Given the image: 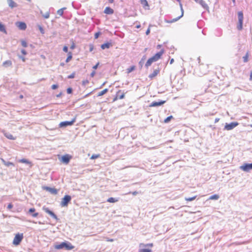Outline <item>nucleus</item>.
<instances>
[{"label": "nucleus", "mask_w": 252, "mask_h": 252, "mask_svg": "<svg viewBox=\"0 0 252 252\" xmlns=\"http://www.w3.org/2000/svg\"><path fill=\"white\" fill-rule=\"evenodd\" d=\"M164 53V50L162 49L159 52L156 53L154 56L150 58L145 63L146 67L150 66L153 62H155L160 59Z\"/></svg>", "instance_id": "obj_1"}, {"label": "nucleus", "mask_w": 252, "mask_h": 252, "mask_svg": "<svg viewBox=\"0 0 252 252\" xmlns=\"http://www.w3.org/2000/svg\"><path fill=\"white\" fill-rule=\"evenodd\" d=\"M238 24L237 25V29L238 30L241 31L243 29V13L242 11H239L238 13Z\"/></svg>", "instance_id": "obj_2"}, {"label": "nucleus", "mask_w": 252, "mask_h": 252, "mask_svg": "<svg viewBox=\"0 0 252 252\" xmlns=\"http://www.w3.org/2000/svg\"><path fill=\"white\" fill-rule=\"evenodd\" d=\"M23 238V233L16 234L14 238V239L13 241V244L16 246L19 245L20 242L22 241Z\"/></svg>", "instance_id": "obj_3"}, {"label": "nucleus", "mask_w": 252, "mask_h": 252, "mask_svg": "<svg viewBox=\"0 0 252 252\" xmlns=\"http://www.w3.org/2000/svg\"><path fill=\"white\" fill-rule=\"evenodd\" d=\"M71 197L70 195H65L62 199L61 202V206L62 207H66L68 203L71 201Z\"/></svg>", "instance_id": "obj_4"}, {"label": "nucleus", "mask_w": 252, "mask_h": 252, "mask_svg": "<svg viewBox=\"0 0 252 252\" xmlns=\"http://www.w3.org/2000/svg\"><path fill=\"white\" fill-rule=\"evenodd\" d=\"M239 125L238 122H232L230 124L226 123L224 126V129L230 130L233 129Z\"/></svg>", "instance_id": "obj_5"}, {"label": "nucleus", "mask_w": 252, "mask_h": 252, "mask_svg": "<svg viewBox=\"0 0 252 252\" xmlns=\"http://www.w3.org/2000/svg\"><path fill=\"white\" fill-rule=\"evenodd\" d=\"M72 158V156L68 154L63 156L61 158V161L66 164H68L70 160Z\"/></svg>", "instance_id": "obj_6"}, {"label": "nucleus", "mask_w": 252, "mask_h": 252, "mask_svg": "<svg viewBox=\"0 0 252 252\" xmlns=\"http://www.w3.org/2000/svg\"><path fill=\"white\" fill-rule=\"evenodd\" d=\"M180 6L181 10V14L178 17H177L176 18H174L170 21H166V23H172L173 22H175L177 21L179 19H180L182 17H183V16L184 15V10L183 8L182 4L181 3H180Z\"/></svg>", "instance_id": "obj_7"}, {"label": "nucleus", "mask_w": 252, "mask_h": 252, "mask_svg": "<svg viewBox=\"0 0 252 252\" xmlns=\"http://www.w3.org/2000/svg\"><path fill=\"white\" fill-rule=\"evenodd\" d=\"M240 168L246 172L252 170V163H245L240 167Z\"/></svg>", "instance_id": "obj_8"}, {"label": "nucleus", "mask_w": 252, "mask_h": 252, "mask_svg": "<svg viewBox=\"0 0 252 252\" xmlns=\"http://www.w3.org/2000/svg\"><path fill=\"white\" fill-rule=\"evenodd\" d=\"M76 121V118H74L71 121L62 122L60 124V126H66L72 125Z\"/></svg>", "instance_id": "obj_9"}, {"label": "nucleus", "mask_w": 252, "mask_h": 252, "mask_svg": "<svg viewBox=\"0 0 252 252\" xmlns=\"http://www.w3.org/2000/svg\"><path fill=\"white\" fill-rule=\"evenodd\" d=\"M43 210L49 215H50L55 220H58L57 216L51 211H50L48 208L43 207Z\"/></svg>", "instance_id": "obj_10"}, {"label": "nucleus", "mask_w": 252, "mask_h": 252, "mask_svg": "<svg viewBox=\"0 0 252 252\" xmlns=\"http://www.w3.org/2000/svg\"><path fill=\"white\" fill-rule=\"evenodd\" d=\"M64 248L66 250H71L74 248V246H73L70 243L68 242H64Z\"/></svg>", "instance_id": "obj_11"}, {"label": "nucleus", "mask_w": 252, "mask_h": 252, "mask_svg": "<svg viewBox=\"0 0 252 252\" xmlns=\"http://www.w3.org/2000/svg\"><path fill=\"white\" fill-rule=\"evenodd\" d=\"M44 189L53 194H57L58 193V190L55 188L46 187L44 188Z\"/></svg>", "instance_id": "obj_12"}, {"label": "nucleus", "mask_w": 252, "mask_h": 252, "mask_svg": "<svg viewBox=\"0 0 252 252\" xmlns=\"http://www.w3.org/2000/svg\"><path fill=\"white\" fill-rule=\"evenodd\" d=\"M165 100L160 101L159 102H153L150 105V107H155L161 105L165 103Z\"/></svg>", "instance_id": "obj_13"}, {"label": "nucleus", "mask_w": 252, "mask_h": 252, "mask_svg": "<svg viewBox=\"0 0 252 252\" xmlns=\"http://www.w3.org/2000/svg\"><path fill=\"white\" fill-rule=\"evenodd\" d=\"M16 25L19 29L22 30H25L27 28L26 24L24 22H18Z\"/></svg>", "instance_id": "obj_14"}, {"label": "nucleus", "mask_w": 252, "mask_h": 252, "mask_svg": "<svg viewBox=\"0 0 252 252\" xmlns=\"http://www.w3.org/2000/svg\"><path fill=\"white\" fill-rule=\"evenodd\" d=\"M104 12L106 14H112L114 13V10L110 7H106Z\"/></svg>", "instance_id": "obj_15"}, {"label": "nucleus", "mask_w": 252, "mask_h": 252, "mask_svg": "<svg viewBox=\"0 0 252 252\" xmlns=\"http://www.w3.org/2000/svg\"><path fill=\"white\" fill-rule=\"evenodd\" d=\"M116 94L117 96L119 98V99H123L125 96V93L123 92L121 90H119Z\"/></svg>", "instance_id": "obj_16"}, {"label": "nucleus", "mask_w": 252, "mask_h": 252, "mask_svg": "<svg viewBox=\"0 0 252 252\" xmlns=\"http://www.w3.org/2000/svg\"><path fill=\"white\" fill-rule=\"evenodd\" d=\"M112 46V44H111V43L106 42V43H105L101 45V48L103 50L106 49V48L108 49Z\"/></svg>", "instance_id": "obj_17"}, {"label": "nucleus", "mask_w": 252, "mask_h": 252, "mask_svg": "<svg viewBox=\"0 0 252 252\" xmlns=\"http://www.w3.org/2000/svg\"><path fill=\"white\" fill-rule=\"evenodd\" d=\"M159 72V70L158 69H155L154 70L153 72L149 75V77L151 79H153L155 77H156Z\"/></svg>", "instance_id": "obj_18"}, {"label": "nucleus", "mask_w": 252, "mask_h": 252, "mask_svg": "<svg viewBox=\"0 0 252 252\" xmlns=\"http://www.w3.org/2000/svg\"><path fill=\"white\" fill-rule=\"evenodd\" d=\"M8 3L11 8H13L17 6V3L14 2L13 0H8Z\"/></svg>", "instance_id": "obj_19"}, {"label": "nucleus", "mask_w": 252, "mask_h": 252, "mask_svg": "<svg viewBox=\"0 0 252 252\" xmlns=\"http://www.w3.org/2000/svg\"><path fill=\"white\" fill-rule=\"evenodd\" d=\"M4 135L6 138L10 140H15L16 139V137L9 133H4Z\"/></svg>", "instance_id": "obj_20"}, {"label": "nucleus", "mask_w": 252, "mask_h": 252, "mask_svg": "<svg viewBox=\"0 0 252 252\" xmlns=\"http://www.w3.org/2000/svg\"><path fill=\"white\" fill-rule=\"evenodd\" d=\"M64 242L61 243L59 245H57L55 246V248L57 250L62 249L64 248Z\"/></svg>", "instance_id": "obj_21"}, {"label": "nucleus", "mask_w": 252, "mask_h": 252, "mask_svg": "<svg viewBox=\"0 0 252 252\" xmlns=\"http://www.w3.org/2000/svg\"><path fill=\"white\" fill-rule=\"evenodd\" d=\"M108 91V89H105L101 91V92H99L97 94V96H100L104 94H105L106 93H107Z\"/></svg>", "instance_id": "obj_22"}, {"label": "nucleus", "mask_w": 252, "mask_h": 252, "mask_svg": "<svg viewBox=\"0 0 252 252\" xmlns=\"http://www.w3.org/2000/svg\"><path fill=\"white\" fill-rule=\"evenodd\" d=\"M19 162H21V163H26V164H30L31 165H32L31 162L29 161L28 160L25 159V158H23V159H20L19 160Z\"/></svg>", "instance_id": "obj_23"}, {"label": "nucleus", "mask_w": 252, "mask_h": 252, "mask_svg": "<svg viewBox=\"0 0 252 252\" xmlns=\"http://www.w3.org/2000/svg\"><path fill=\"white\" fill-rule=\"evenodd\" d=\"M12 65V62L11 61H6L3 63V65L5 67L10 66Z\"/></svg>", "instance_id": "obj_24"}, {"label": "nucleus", "mask_w": 252, "mask_h": 252, "mask_svg": "<svg viewBox=\"0 0 252 252\" xmlns=\"http://www.w3.org/2000/svg\"><path fill=\"white\" fill-rule=\"evenodd\" d=\"M140 3L144 7L149 6V4L147 0H140Z\"/></svg>", "instance_id": "obj_25"}, {"label": "nucleus", "mask_w": 252, "mask_h": 252, "mask_svg": "<svg viewBox=\"0 0 252 252\" xmlns=\"http://www.w3.org/2000/svg\"><path fill=\"white\" fill-rule=\"evenodd\" d=\"M249 53L248 51L246 53L245 56L243 57V61H244V63H247V62H248V61H249Z\"/></svg>", "instance_id": "obj_26"}, {"label": "nucleus", "mask_w": 252, "mask_h": 252, "mask_svg": "<svg viewBox=\"0 0 252 252\" xmlns=\"http://www.w3.org/2000/svg\"><path fill=\"white\" fill-rule=\"evenodd\" d=\"M107 201L109 203H115L117 202L118 200L113 197H110L107 199Z\"/></svg>", "instance_id": "obj_27"}, {"label": "nucleus", "mask_w": 252, "mask_h": 252, "mask_svg": "<svg viewBox=\"0 0 252 252\" xmlns=\"http://www.w3.org/2000/svg\"><path fill=\"white\" fill-rule=\"evenodd\" d=\"M135 69V66L132 65L126 69L127 73H129Z\"/></svg>", "instance_id": "obj_28"}, {"label": "nucleus", "mask_w": 252, "mask_h": 252, "mask_svg": "<svg viewBox=\"0 0 252 252\" xmlns=\"http://www.w3.org/2000/svg\"><path fill=\"white\" fill-rule=\"evenodd\" d=\"M220 196L218 194H214L209 197L210 200H218Z\"/></svg>", "instance_id": "obj_29"}, {"label": "nucleus", "mask_w": 252, "mask_h": 252, "mask_svg": "<svg viewBox=\"0 0 252 252\" xmlns=\"http://www.w3.org/2000/svg\"><path fill=\"white\" fill-rule=\"evenodd\" d=\"M0 31L3 32L4 33H6V31L5 29L4 26L1 23H0Z\"/></svg>", "instance_id": "obj_30"}, {"label": "nucleus", "mask_w": 252, "mask_h": 252, "mask_svg": "<svg viewBox=\"0 0 252 252\" xmlns=\"http://www.w3.org/2000/svg\"><path fill=\"white\" fill-rule=\"evenodd\" d=\"M41 14L42 15V16L45 19H48L49 17V16H50V13H49V11H47L45 14H42V11H41Z\"/></svg>", "instance_id": "obj_31"}, {"label": "nucleus", "mask_w": 252, "mask_h": 252, "mask_svg": "<svg viewBox=\"0 0 252 252\" xmlns=\"http://www.w3.org/2000/svg\"><path fill=\"white\" fill-rule=\"evenodd\" d=\"M72 53L71 52H69L68 56L65 61L66 63L69 62L72 59Z\"/></svg>", "instance_id": "obj_32"}, {"label": "nucleus", "mask_w": 252, "mask_h": 252, "mask_svg": "<svg viewBox=\"0 0 252 252\" xmlns=\"http://www.w3.org/2000/svg\"><path fill=\"white\" fill-rule=\"evenodd\" d=\"M64 9H65V8H61V9H59L57 11V14L59 15H60V16H62L63 15V10H64Z\"/></svg>", "instance_id": "obj_33"}, {"label": "nucleus", "mask_w": 252, "mask_h": 252, "mask_svg": "<svg viewBox=\"0 0 252 252\" xmlns=\"http://www.w3.org/2000/svg\"><path fill=\"white\" fill-rule=\"evenodd\" d=\"M173 118V116H170L168 117H167L164 120V122L165 123H168Z\"/></svg>", "instance_id": "obj_34"}, {"label": "nucleus", "mask_w": 252, "mask_h": 252, "mask_svg": "<svg viewBox=\"0 0 252 252\" xmlns=\"http://www.w3.org/2000/svg\"><path fill=\"white\" fill-rule=\"evenodd\" d=\"M196 198V196H193L192 197L186 198L185 200L187 201H192V200L195 199Z\"/></svg>", "instance_id": "obj_35"}, {"label": "nucleus", "mask_w": 252, "mask_h": 252, "mask_svg": "<svg viewBox=\"0 0 252 252\" xmlns=\"http://www.w3.org/2000/svg\"><path fill=\"white\" fill-rule=\"evenodd\" d=\"M99 156H100L99 155H93L91 157V159H96V158H99Z\"/></svg>", "instance_id": "obj_36"}, {"label": "nucleus", "mask_w": 252, "mask_h": 252, "mask_svg": "<svg viewBox=\"0 0 252 252\" xmlns=\"http://www.w3.org/2000/svg\"><path fill=\"white\" fill-rule=\"evenodd\" d=\"M75 75V72H73L70 75H68L67 78L68 79H72V78H74Z\"/></svg>", "instance_id": "obj_37"}, {"label": "nucleus", "mask_w": 252, "mask_h": 252, "mask_svg": "<svg viewBox=\"0 0 252 252\" xmlns=\"http://www.w3.org/2000/svg\"><path fill=\"white\" fill-rule=\"evenodd\" d=\"M21 44L24 47H27V43L25 40H22L21 41Z\"/></svg>", "instance_id": "obj_38"}, {"label": "nucleus", "mask_w": 252, "mask_h": 252, "mask_svg": "<svg viewBox=\"0 0 252 252\" xmlns=\"http://www.w3.org/2000/svg\"><path fill=\"white\" fill-rule=\"evenodd\" d=\"M151 251L149 249H144L140 251V252H151Z\"/></svg>", "instance_id": "obj_39"}, {"label": "nucleus", "mask_w": 252, "mask_h": 252, "mask_svg": "<svg viewBox=\"0 0 252 252\" xmlns=\"http://www.w3.org/2000/svg\"><path fill=\"white\" fill-rule=\"evenodd\" d=\"M4 164L7 166H9L10 165H14V164L12 163V162H5L4 163Z\"/></svg>", "instance_id": "obj_40"}, {"label": "nucleus", "mask_w": 252, "mask_h": 252, "mask_svg": "<svg viewBox=\"0 0 252 252\" xmlns=\"http://www.w3.org/2000/svg\"><path fill=\"white\" fill-rule=\"evenodd\" d=\"M100 32H97L95 33V34H94V38L95 39L98 38L99 36L100 35Z\"/></svg>", "instance_id": "obj_41"}, {"label": "nucleus", "mask_w": 252, "mask_h": 252, "mask_svg": "<svg viewBox=\"0 0 252 252\" xmlns=\"http://www.w3.org/2000/svg\"><path fill=\"white\" fill-rule=\"evenodd\" d=\"M89 83V81L88 80H85L82 81V85L85 86L86 84H88Z\"/></svg>", "instance_id": "obj_42"}, {"label": "nucleus", "mask_w": 252, "mask_h": 252, "mask_svg": "<svg viewBox=\"0 0 252 252\" xmlns=\"http://www.w3.org/2000/svg\"><path fill=\"white\" fill-rule=\"evenodd\" d=\"M38 28H39V30H40V32L42 33H44V31L43 28L41 26H38Z\"/></svg>", "instance_id": "obj_43"}, {"label": "nucleus", "mask_w": 252, "mask_h": 252, "mask_svg": "<svg viewBox=\"0 0 252 252\" xmlns=\"http://www.w3.org/2000/svg\"><path fill=\"white\" fill-rule=\"evenodd\" d=\"M58 87V86L57 85H56V84H54L52 86L51 88L53 90H55L56 89H57Z\"/></svg>", "instance_id": "obj_44"}, {"label": "nucleus", "mask_w": 252, "mask_h": 252, "mask_svg": "<svg viewBox=\"0 0 252 252\" xmlns=\"http://www.w3.org/2000/svg\"><path fill=\"white\" fill-rule=\"evenodd\" d=\"M35 211V209L34 208H30L29 210V213H33Z\"/></svg>", "instance_id": "obj_45"}, {"label": "nucleus", "mask_w": 252, "mask_h": 252, "mask_svg": "<svg viewBox=\"0 0 252 252\" xmlns=\"http://www.w3.org/2000/svg\"><path fill=\"white\" fill-rule=\"evenodd\" d=\"M12 207H13V205L12 204V203H9L7 206V209L9 210H10L11 209H12Z\"/></svg>", "instance_id": "obj_46"}, {"label": "nucleus", "mask_w": 252, "mask_h": 252, "mask_svg": "<svg viewBox=\"0 0 252 252\" xmlns=\"http://www.w3.org/2000/svg\"><path fill=\"white\" fill-rule=\"evenodd\" d=\"M89 46H90V51L92 52L94 50V45L93 44H90L89 45Z\"/></svg>", "instance_id": "obj_47"}, {"label": "nucleus", "mask_w": 252, "mask_h": 252, "mask_svg": "<svg viewBox=\"0 0 252 252\" xmlns=\"http://www.w3.org/2000/svg\"><path fill=\"white\" fill-rule=\"evenodd\" d=\"M63 51L65 52H68V48L67 46H64L63 48Z\"/></svg>", "instance_id": "obj_48"}, {"label": "nucleus", "mask_w": 252, "mask_h": 252, "mask_svg": "<svg viewBox=\"0 0 252 252\" xmlns=\"http://www.w3.org/2000/svg\"><path fill=\"white\" fill-rule=\"evenodd\" d=\"M67 93L68 94H71L72 93V89L70 88H69L67 89Z\"/></svg>", "instance_id": "obj_49"}, {"label": "nucleus", "mask_w": 252, "mask_h": 252, "mask_svg": "<svg viewBox=\"0 0 252 252\" xmlns=\"http://www.w3.org/2000/svg\"><path fill=\"white\" fill-rule=\"evenodd\" d=\"M21 52L24 55H26L27 54V52L24 49H23L21 50Z\"/></svg>", "instance_id": "obj_50"}, {"label": "nucleus", "mask_w": 252, "mask_h": 252, "mask_svg": "<svg viewBox=\"0 0 252 252\" xmlns=\"http://www.w3.org/2000/svg\"><path fill=\"white\" fill-rule=\"evenodd\" d=\"M98 65H99V63H97L95 65H94L93 66V69H96L97 68Z\"/></svg>", "instance_id": "obj_51"}, {"label": "nucleus", "mask_w": 252, "mask_h": 252, "mask_svg": "<svg viewBox=\"0 0 252 252\" xmlns=\"http://www.w3.org/2000/svg\"><path fill=\"white\" fill-rule=\"evenodd\" d=\"M38 213H33V214L32 215V216L33 217L35 218V217H37V216H38Z\"/></svg>", "instance_id": "obj_52"}, {"label": "nucleus", "mask_w": 252, "mask_h": 252, "mask_svg": "<svg viewBox=\"0 0 252 252\" xmlns=\"http://www.w3.org/2000/svg\"><path fill=\"white\" fill-rule=\"evenodd\" d=\"M118 99H119V98L117 96V95L116 94V96H115V97L113 99V101H115L117 100Z\"/></svg>", "instance_id": "obj_53"}, {"label": "nucleus", "mask_w": 252, "mask_h": 252, "mask_svg": "<svg viewBox=\"0 0 252 252\" xmlns=\"http://www.w3.org/2000/svg\"><path fill=\"white\" fill-rule=\"evenodd\" d=\"M130 193L133 195H136V194H137L138 193V192L136 191H133V192H132Z\"/></svg>", "instance_id": "obj_54"}, {"label": "nucleus", "mask_w": 252, "mask_h": 252, "mask_svg": "<svg viewBox=\"0 0 252 252\" xmlns=\"http://www.w3.org/2000/svg\"><path fill=\"white\" fill-rule=\"evenodd\" d=\"M95 71H93L91 74V76L92 77H93L94 76V75H95Z\"/></svg>", "instance_id": "obj_55"}, {"label": "nucleus", "mask_w": 252, "mask_h": 252, "mask_svg": "<svg viewBox=\"0 0 252 252\" xmlns=\"http://www.w3.org/2000/svg\"><path fill=\"white\" fill-rule=\"evenodd\" d=\"M150 32V29L149 28V29L147 30L146 32V35H148V34H149Z\"/></svg>", "instance_id": "obj_56"}, {"label": "nucleus", "mask_w": 252, "mask_h": 252, "mask_svg": "<svg viewBox=\"0 0 252 252\" xmlns=\"http://www.w3.org/2000/svg\"><path fill=\"white\" fill-rule=\"evenodd\" d=\"M113 241H114V240L113 239H109V238L107 239V241H108V242H113Z\"/></svg>", "instance_id": "obj_57"}, {"label": "nucleus", "mask_w": 252, "mask_h": 252, "mask_svg": "<svg viewBox=\"0 0 252 252\" xmlns=\"http://www.w3.org/2000/svg\"><path fill=\"white\" fill-rule=\"evenodd\" d=\"M75 48V44L73 43V44L71 46L70 48L71 49H73Z\"/></svg>", "instance_id": "obj_58"}, {"label": "nucleus", "mask_w": 252, "mask_h": 252, "mask_svg": "<svg viewBox=\"0 0 252 252\" xmlns=\"http://www.w3.org/2000/svg\"><path fill=\"white\" fill-rule=\"evenodd\" d=\"M174 62V59H171V60H170V64H172V63H173V62Z\"/></svg>", "instance_id": "obj_59"}, {"label": "nucleus", "mask_w": 252, "mask_h": 252, "mask_svg": "<svg viewBox=\"0 0 252 252\" xmlns=\"http://www.w3.org/2000/svg\"><path fill=\"white\" fill-rule=\"evenodd\" d=\"M220 119L219 118H216L215 120V123H217L219 121Z\"/></svg>", "instance_id": "obj_60"}, {"label": "nucleus", "mask_w": 252, "mask_h": 252, "mask_svg": "<svg viewBox=\"0 0 252 252\" xmlns=\"http://www.w3.org/2000/svg\"><path fill=\"white\" fill-rule=\"evenodd\" d=\"M250 80L252 81V72L251 73Z\"/></svg>", "instance_id": "obj_61"}, {"label": "nucleus", "mask_w": 252, "mask_h": 252, "mask_svg": "<svg viewBox=\"0 0 252 252\" xmlns=\"http://www.w3.org/2000/svg\"><path fill=\"white\" fill-rule=\"evenodd\" d=\"M91 93H92V92H91V93H89V94H86V95L84 96V98H85V97H87V96H89V95Z\"/></svg>", "instance_id": "obj_62"}, {"label": "nucleus", "mask_w": 252, "mask_h": 252, "mask_svg": "<svg viewBox=\"0 0 252 252\" xmlns=\"http://www.w3.org/2000/svg\"><path fill=\"white\" fill-rule=\"evenodd\" d=\"M141 27L140 25H138L136 26V28L138 29V28H140Z\"/></svg>", "instance_id": "obj_63"}, {"label": "nucleus", "mask_w": 252, "mask_h": 252, "mask_svg": "<svg viewBox=\"0 0 252 252\" xmlns=\"http://www.w3.org/2000/svg\"><path fill=\"white\" fill-rule=\"evenodd\" d=\"M21 59H22V61H23V62H25L26 59H25V58L24 57H22V58H21Z\"/></svg>", "instance_id": "obj_64"}]
</instances>
